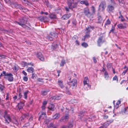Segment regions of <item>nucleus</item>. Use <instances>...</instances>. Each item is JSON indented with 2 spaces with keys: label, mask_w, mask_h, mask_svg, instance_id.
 <instances>
[{
  "label": "nucleus",
  "mask_w": 128,
  "mask_h": 128,
  "mask_svg": "<svg viewBox=\"0 0 128 128\" xmlns=\"http://www.w3.org/2000/svg\"><path fill=\"white\" fill-rule=\"evenodd\" d=\"M11 5L12 7L19 8L24 12H26L28 11V9L25 8L21 5L18 4L16 2L13 3H12Z\"/></svg>",
  "instance_id": "f257e3e1"
},
{
  "label": "nucleus",
  "mask_w": 128,
  "mask_h": 128,
  "mask_svg": "<svg viewBox=\"0 0 128 128\" xmlns=\"http://www.w3.org/2000/svg\"><path fill=\"white\" fill-rule=\"evenodd\" d=\"M93 26H88L86 28V34L84 36V38H82V40L85 41L86 38H88L90 37V31L91 29L92 30L93 28Z\"/></svg>",
  "instance_id": "f03ea898"
},
{
  "label": "nucleus",
  "mask_w": 128,
  "mask_h": 128,
  "mask_svg": "<svg viewBox=\"0 0 128 128\" xmlns=\"http://www.w3.org/2000/svg\"><path fill=\"white\" fill-rule=\"evenodd\" d=\"M106 3L104 0H102L99 6L98 10L100 11H103L106 7Z\"/></svg>",
  "instance_id": "7ed1b4c3"
},
{
  "label": "nucleus",
  "mask_w": 128,
  "mask_h": 128,
  "mask_svg": "<svg viewBox=\"0 0 128 128\" xmlns=\"http://www.w3.org/2000/svg\"><path fill=\"white\" fill-rule=\"evenodd\" d=\"M18 22H16V23L19 25L23 24H26L27 22V19L25 17H22L19 18Z\"/></svg>",
  "instance_id": "20e7f679"
},
{
  "label": "nucleus",
  "mask_w": 128,
  "mask_h": 128,
  "mask_svg": "<svg viewBox=\"0 0 128 128\" xmlns=\"http://www.w3.org/2000/svg\"><path fill=\"white\" fill-rule=\"evenodd\" d=\"M57 33H56L51 32L49 36H47V38L50 41H51L53 40L54 38H56Z\"/></svg>",
  "instance_id": "39448f33"
},
{
  "label": "nucleus",
  "mask_w": 128,
  "mask_h": 128,
  "mask_svg": "<svg viewBox=\"0 0 128 128\" xmlns=\"http://www.w3.org/2000/svg\"><path fill=\"white\" fill-rule=\"evenodd\" d=\"M29 117V114L28 113L23 114L20 118V120L21 121H23L24 119L26 118L28 119Z\"/></svg>",
  "instance_id": "423d86ee"
},
{
  "label": "nucleus",
  "mask_w": 128,
  "mask_h": 128,
  "mask_svg": "<svg viewBox=\"0 0 128 128\" xmlns=\"http://www.w3.org/2000/svg\"><path fill=\"white\" fill-rule=\"evenodd\" d=\"M68 8L65 7V8L66 11L68 12L69 11V9L72 10V3L70 1H68Z\"/></svg>",
  "instance_id": "0eeeda50"
},
{
  "label": "nucleus",
  "mask_w": 128,
  "mask_h": 128,
  "mask_svg": "<svg viewBox=\"0 0 128 128\" xmlns=\"http://www.w3.org/2000/svg\"><path fill=\"white\" fill-rule=\"evenodd\" d=\"M89 81L88 77H86L84 78L83 81L84 85L85 86L86 85H87L88 86V87L90 88V86L88 84Z\"/></svg>",
  "instance_id": "6e6552de"
},
{
  "label": "nucleus",
  "mask_w": 128,
  "mask_h": 128,
  "mask_svg": "<svg viewBox=\"0 0 128 128\" xmlns=\"http://www.w3.org/2000/svg\"><path fill=\"white\" fill-rule=\"evenodd\" d=\"M5 119L6 122L5 123H7V124H9L10 122H12V120L11 119L10 116L8 115L7 116H5L4 118Z\"/></svg>",
  "instance_id": "1a4fd4ad"
},
{
  "label": "nucleus",
  "mask_w": 128,
  "mask_h": 128,
  "mask_svg": "<svg viewBox=\"0 0 128 128\" xmlns=\"http://www.w3.org/2000/svg\"><path fill=\"white\" fill-rule=\"evenodd\" d=\"M36 56L38 58L42 61H44V58L43 55L40 52H38L36 55Z\"/></svg>",
  "instance_id": "9d476101"
},
{
  "label": "nucleus",
  "mask_w": 128,
  "mask_h": 128,
  "mask_svg": "<svg viewBox=\"0 0 128 128\" xmlns=\"http://www.w3.org/2000/svg\"><path fill=\"white\" fill-rule=\"evenodd\" d=\"M69 118V114L68 113L65 114L64 116L62 117L60 119L61 121H65L68 120Z\"/></svg>",
  "instance_id": "9b49d317"
},
{
  "label": "nucleus",
  "mask_w": 128,
  "mask_h": 128,
  "mask_svg": "<svg viewBox=\"0 0 128 128\" xmlns=\"http://www.w3.org/2000/svg\"><path fill=\"white\" fill-rule=\"evenodd\" d=\"M24 105V104L23 103L20 102L18 103L16 106V108H18V110H20V109H22Z\"/></svg>",
  "instance_id": "f8f14e48"
},
{
  "label": "nucleus",
  "mask_w": 128,
  "mask_h": 128,
  "mask_svg": "<svg viewBox=\"0 0 128 128\" xmlns=\"http://www.w3.org/2000/svg\"><path fill=\"white\" fill-rule=\"evenodd\" d=\"M84 12L86 16H88L90 15L89 9L88 8H86L84 9Z\"/></svg>",
  "instance_id": "ddd939ff"
},
{
  "label": "nucleus",
  "mask_w": 128,
  "mask_h": 128,
  "mask_svg": "<svg viewBox=\"0 0 128 128\" xmlns=\"http://www.w3.org/2000/svg\"><path fill=\"white\" fill-rule=\"evenodd\" d=\"M8 76V81L9 82H12L13 81L14 78L13 77V75L12 74L9 73V75Z\"/></svg>",
  "instance_id": "4468645a"
},
{
  "label": "nucleus",
  "mask_w": 128,
  "mask_h": 128,
  "mask_svg": "<svg viewBox=\"0 0 128 128\" xmlns=\"http://www.w3.org/2000/svg\"><path fill=\"white\" fill-rule=\"evenodd\" d=\"M69 15L66 14L64 15L61 18V19L62 20H67L70 17Z\"/></svg>",
  "instance_id": "2eb2a0df"
},
{
  "label": "nucleus",
  "mask_w": 128,
  "mask_h": 128,
  "mask_svg": "<svg viewBox=\"0 0 128 128\" xmlns=\"http://www.w3.org/2000/svg\"><path fill=\"white\" fill-rule=\"evenodd\" d=\"M54 107L55 106L54 104H51L50 105L48 108L50 110L54 111Z\"/></svg>",
  "instance_id": "dca6fc26"
},
{
  "label": "nucleus",
  "mask_w": 128,
  "mask_h": 128,
  "mask_svg": "<svg viewBox=\"0 0 128 128\" xmlns=\"http://www.w3.org/2000/svg\"><path fill=\"white\" fill-rule=\"evenodd\" d=\"M117 26L119 28L122 29H124L126 28V26L124 25L123 24H118Z\"/></svg>",
  "instance_id": "f3484780"
},
{
  "label": "nucleus",
  "mask_w": 128,
  "mask_h": 128,
  "mask_svg": "<svg viewBox=\"0 0 128 128\" xmlns=\"http://www.w3.org/2000/svg\"><path fill=\"white\" fill-rule=\"evenodd\" d=\"M108 9L110 12H112L114 9V7L111 5H109L108 7Z\"/></svg>",
  "instance_id": "a211bd4d"
},
{
  "label": "nucleus",
  "mask_w": 128,
  "mask_h": 128,
  "mask_svg": "<svg viewBox=\"0 0 128 128\" xmlns=\"http://www.w3.org/2000/svg\"><path fill=\"white\" fill-rule=\"evenodd\" d=\"M46 115V113L44 112H42L41 115H40L38 118V120L39 121H40V120L44 118V116H45Z\"/></svg>",
  "instance_id": "6ab92c4d"
},
{
  "label": "nucleus",
  "mask_w": 128,
  "mask_h": 128,
  "mask_svg": "<svg viewBox=\"0 0 128 128\" xmlns=\"http://www.w3.org/2000/svg\"><path fill=\"white\" fill-rule=\"evenodd\" d=\"M79 0H72L73 2H72V4H74L73 6H72V7L74 8H75L76 6V4L79 1Z\"/></svg>",
  "instance_id": "aec40b11"
},
{
  "label": "nucleus",
  "mask_w": 128,
  "mask_h": 128,
  "mask_svg": "<svg viewBox=\"0 0 128 128\" xmlns=\"http://www.w3.org/2000/svg\"><path fill=\"white\" fill-rule=\"evenodd\" d=\"M58 82L61 88H63L64 87V86L63 84L62 81L61 80H58Z\"/></svg>",
  "instance_id": "412c9836"
},
{
  "label": "nucleus",
  "mask_w": 128,
  "mask_h": 128,
  "mask_svg": "<svg viewBox=\"0 0 128 128\" xmlns=\"http://www.w3.org/2000/svg\"><path fill=\"white\" fill-rule=\"evenodd\" d=\"M67 84L70 86L72 85V80L71 77H68Z\"/></svg>",
  "instance_id": "4be33fe9"
},
{
  "label": "nucleus",
  "mask_w": 128,
  "mask_h": 128,
  "mask_svg": "<svg viewBox=\"0 0 128 128\" xmlns=\"http://www.w3.org/2000/svg\"><path fill=\"white\" fill-rule=\"evenodd\" d=\"M60 116V114L59 113H56L53 116V118L54 119H57L59 118Z\"/></svg>",
  "instance_id": "5701e85b"
},
{
  "label": "nucleus",
  "mask_w": 128,
  "mask_h": 128,
  "mask_svg": "<svg viewBox=\"0 0 128 128\" xmlns=\"http://www.w3.org/2000/svg\"><path fill=\"white\" fill-rule=\"evenodd\" d=\"M27 71L30 72H33L34 71V70L32 67H29L27 69Z\"/></svg>",
  "instance_id": "b1692460"
},
{
  "label": "nucleus",
  "mask_w": 128,
  "mask_h": 128,
  "mask_svg": "<svg viewBox=\"0 0 128 128\" xmlns=\"http://www.w3.org/2000/svg\"><path fill=\"white\" fill-rule=\"evenodd\" d=\"M102 37H100L99 38L98 40V45L100 46V44L102 42Z\"/></svg>",
  "instance_id": "393cba45"
},
{
  "label": "nucleus",
  "mask_w": 128,
  "mask_h": 128,
  "mask_svg": "<svg viewBox=\"0 0 128 128\" xmlns=\"http://www.w3.org/2000/svg\"><path fill=\"white\" fill-rule=\"evenodd\" d=\"M72 83L73 85L72 86L76 87L77 85V80L76 79H74L73 81H72Z\"/></svg>",
  "instance_id": "a878e982"
},
{
  "label": "nucleus",
  "mask_w": 128,
  "mask_h": 128,
  "mask_svg": "<svg viewBox=\"0 0 128 128\" xmlns=\"http://www.w3.org/2000/svg\"><path fill=\"white\" fill-rule=\"evenodd\" d=\"M49 17L51 19H54L56 18V16L54 14H51L49 15Z\"/></svg>",
  "instance_id": "bb28decb"
},
{
  "label": "nucleus",
  "mask_w": 128,
  "mask_h": 128,
  "mask_svg": "<svg viewBox=\"0 0 128 128\" xmlns=\"http://www.w3.org/2000/svg\"><path fill=\"white\" fill-rule=\"evenodd\" d=\"M108 124H107L106 123H105L102 125V126H101L99 128H106V126H108Z\"/></svg>",
  "instance_id": "cd10ccee"
},
{
  "label": "nucleus",
  "mask_w": 128,
  "mask_h": 128,
  "mask_svg": "<svg viewBox=\"0 0 128 128\" xmlns=\"http://www.w3.org/2000/svg\"><path fill=\"white\" fill-rule=\"evenodd\" d=\"M29 91L27 90L26 92L24 93V98L25 99H26L28 97L27 94L28 93Z\"/></svg>",
  "instance_id": "c85d7f7f"
},
{
  "label": "nucleus",
  "mask_w": 128,
  "mask_h": 128,
  "mask_svg": "<svg viewBox=\"0 0 128 128\" xmlns=\"http://www.w3.org/2000/svg\"><path fill=\"white\" fill-rule=\"evenodd\" d=\"M9 73H6V72L4 71H3L2 73H1V74H2V75H3V76H8L9 75Z\"/></svg>",
  "instance_id": "c756f323"
},
{
  "label": "nucleus",
  "mask_w": 128,
  "mask_h": 128,
  "mask_svg": "<svg viewBox=\"0 0 128 128\" xmlns=\"http://www.w3.org/2000/svg\"><path fill=\"white\" fill-rule=\"evenodd\" d=\"M98 22L99 23H101L102 21V17L101 16H99L98 17Z\"/></svg>",
  "instance_id": "7c9ffc66"
},
{
  "label": "nucleus",
  "mask_w": 128,
  "mask_h": 128,
  "mask_svg": "<svg viewBox=\"0 0 128 128\" xmlns=\"http://www.w3.org/2000/svg\"><path fill=\"white\" fill-rule=\"evenodd\" d=\"M44 16H40L38 17V18L41 21L43 22V21L44 20Z\"/></svg>",
  "instance_id": "2f4dec72"
},
{
  "label": "nucleus",
  "mask_w": 128,
  "mask_h": 128,
  "mask_svg": "<svg viewBox=\"0 0 128 128\" xmlns=\"http://www.w3.org/2000/svg\"><path fill=\"white\" fill-rule=\"evenodd\" d=\"M50 121V120L49 119H46V120L44 122V123L46 124H48L49 122Z\"/></svg>",
  "instance_id": "473e14b6"
},
{
  "label": "nucleus",
  "mask_w": 128,
  "mask_h": 128,
  "mask_svg": "<svg viewBox=\"0 0 128 128\" xmlns=\"http://www.w3.org/2000/svg\"><path fill=\"white\" fill-rule=\"evenodd\" d=\"M11 122L15 124L16 126H17L18 124V122L16 119L14 120V121H12V122Z\"/></svg>",
  "instance_id": "72a5a7b5"
},
{
  "label": "nucleus",
  "mask_w": 128,
  "mask_h": 128,
  "mask_svg": "<svg viewBox=\"0 0 128 128\" xmlns=\"http://www.w3.org/2000/svg\"><path fill=\"white\" fill-rule=\"evenodd\" d=\"M58 97H56V96H52L50 98V99L51 100H57L58 99Z\"/></svg>",
  "instance_id": "f704fd0d"
},
{
  "label": "nucleus",
  "mask_w": 128,
  "mask_h": 128,
  "mask_svg": "<svg viewBox=\"0 0 128 128\" xmlns=\"http://www.w3.org/2000/svg\"><path fill=\"white\" fill-rule=\"evenodd\" d=\"M26 24H21L20 26H21L23 28H28L29 29H30V28L28 27V26H26V25H25Z\"/></svg>",
  "instance_id": "c9c22d12"
},
{
  "label": "nucleus",
  "mask_w": 128,
  "mask_h": 128,
  "mask_svg": "<svg viewBox=\"0 0 128 128\" xmlns=\"http://www.w3.org/2000/svg\"><path fill=\"white\" fill-rule=\"evenodd\" d=\"M49 126L50 128H56V127L54 125V123L52 122L50 123L49 124Z\"/></svg>",
  "instance_id": "e433bc0d"
},
{
  "label": "nucleus",
  "mask_w": 128,
  "mask_h": 128,
  "mask_svg": "<svg viewBox=\"0 0 128 128\" xmlns=\"http://www.w3.org/2000/svg\"><path fill=\"white\" fill-rule=\"evenodd\" d=\"M49 19L48 18H47L46 16L44 17V20L43 22H48L49 21Z\"/></svg>",
  "instance_id": "4c0bfd02"
},
{
  "label": "nucleus",
  "mask_w": 128,
  "mask_h": 128,
  "mask_svg": "<svg viewBox=\"0 0 128 128\" xmlns=\"http://www.w3.org/2000/svg\"><path fill=\"white\" fill-rule=\"evenodd\" d=\"M4 10V9L3 6L1 2H0V11H3Z\"/></svg>",
  "instance_id": "58836bf2"
},
{
  "label": "nucleus",
  "mask_w": 128,
  "mask_h": 128,
  "mask_svg": "<svg viewBox=\"0 0 128 128\" xmlns=\"http://www.w3.org/2000/svg\"><path fill=\"white\" fill-rule=\"evenodd\" d=\"M66 63L65 61L64 60H62L61 62L60 65L61 66H62Z\"/></svg>",
  "instance_id": "ea45409f"
},
{
  "label": "nucleus",
  "mask_w": 128,
  "mask_h": 128,
  "mask_svg": "<svg viewBox=\"0 0 128 128\" xmlns=\"http://www.w3.org/2000/svg\"><path fill=\"white\" fill-rule=\"evenodd\" d=\"M82 46L85 48L86 47L88 46V45L85 42H83V43L82 44Z\"/></svg>",
  "instance_id": "a19ab883"
},
{
  "label": "nucleus",
  "mask_w": 128,
  "mask_h": 128,
  "mask_svg": "<svg viewBox=\"0 0 128 128\" xmlns=\"http://www.w3.org/2000/svg\"><path fill=\"white\" fill-rule=\"evenodd\" d=\"M105 78L107 79L108 78V74L107 72H105L104 74Z\"/></svg>",
  "instance_id": "79ce46f5"
},
{
  "label": "nucleus",
  "mask_w": 128,
  "mask_h": 128,
  "mask_svg": "<svg viewBox=\"0 0 128 128\" xmlns=\"http://www.w3.org/2000/svg\"><path fill=\"white\" fill-rule=\"evenodd\" d=\"M4 87L1 84H0V90L2 91Z\"/></svg>",
  "instance_id": "37998d69"
},
{
  "label": "nucleus",
  "mask_w": 128,
  "mask_h": 128,
  "mask_svg": "<svg viewBox=\"0 0 128 128\" xmlns=\"http://www.w3.org/2000/svg\"><path fill=\"white\" fill-rule=\"evenodd\" d=\"M41 93L43 95H46L47 94V92L45 91H42Z\"/></svg>",
  "instance_id": "c03bdc74"
},
{
  "label": "nucleus",
  "mask_w": 128,
  "mask_h": 128,
  "mask_svg": "<svg viewBox=\"0 0 128 128\" xmlns=\"http://www.w3.org/2000/svg\"><path fill=\"white\" fill-rule=\"evenodd\" d=\"M68 128H70L72 127V124L70 123H69L67 126Z\"/></svg>",
  "instance_id": "a18cd8bd"
},
{
  "label": "nucleus",
  "mask_w": 128,
  "mask_h": 128,
  "mask_svg": "<svg viewBox=\"0 0 128 128\" xmlns=\"http://www.w3.org/2000/svg\"><path fill=\"white\" fill-rule=\"evenodd\" d=\"M92 10V12L94 13L95 12V8L93 6H92L91 8Z\"/></svg>",
  "instance_id": "49530a36"
},
{
  "label": "nucleus",
  "mask_w": 128,
  "mask_h": 128,
  "mask_svg": "<svg viewBox=\"0 0 128 128\" xmlns=\"http://www.w3.org/2000/svg\"><path fill=\"white\" fill-rule=\"evenodd\" d=\"M5 2L7 4H10L11 2L10 0H4Z\"/></svg>",
  "instance_id": "de8ad7c7"
},
{
  "label": "nucleus",
  "mask_w": 128,
  "mask_h": 128,
  "mask_svg": "<svg viewBox=\"0 0 128 128\" xmlns=\"http://www.w3.org/2000/svg\"><path fill=\"white\" fill-rule=\"evenodd\" d=\"M126 83V80H123L121 82L120 84H125Z\"/></svg>",
  "instance_id": "09e8293b"
},
{
  "label": "nucleus",
  "mask_w": 128,
  "mask_h": 128,
  "mask_svg": "<svg viewBox=\"0 0 128 128\" xmlns=\"http://www.w3.org/2000/svg\"><path fill=\"white\" fill-rule=\"evenodd\" d=\"M110 21L109 20H108L106 22L105 25H108L110 24Z\"/></svg>",
  "instance_id": "8fccbe9b"
},
{
  "label": "nucleus",
  "mask_w": 128,
  "mask_h": 128,
  "mask_svg": "<svg viewBox=\"0 0 128 128\" xmlns=\"http://www.w3.org/2000/svg\"><path fill=\"white\" fill-rule=\"evenodd\" d=\"M24 80L25 81H27L28 80V78L27 76H25L23 78Z\"/></svg>",
  "instance_id": "3c124183"
},
{
  "label": "nucleus",
  "mask_w": 128,
  "mask_h": 128,
  "mask_svg": "<svg viewBox=\"0 0 128 128\" xmlns=\"http://www.w3.org/2000/svg\"><path fill=\"white\" fill-rule=\"evenodd\" d=\"M0 57H1L2 58H6V57H7V56H6L4 55H0Z\"/></svg>",
  "instance_id": "603ef678"
},
{
  "label": "nucleus",
  "mask_w": 128,
  "mask_h": 128,
  "mask_svg": "<svg viewBox=\"0 0 128 128\" xmlns=\"http://www.w3.org/2000/svg\"><path fill=\"white\" fill-rule=\"evenodd\" d=\"M37 75L36 74H35L34 73H33L32 74V76L31 77V78H34V77L36 78V77Z\"/></svg>",
  "instance_id": "864d4df0"
},
{
  "label": "nucleus",
  "mask_w": 128,
  "mask_h": 128,
  "mask_svg": "<svg viewBox=\"0 0 128 128\" xmlns=\"http://www.w3.org/2000/svg\"><path fill=\"white\" fill-rule=\"evenodd\" d=\"M115 30V28L113 26H112V29L110 30V33L111 32H114V31Z\"/></svg>",
  "instance_id": "5fc2aeb1"
},
{
  "label": "nucleus",
  "mask_w": 128,
  "mask_h": 128,
  "mask_svg": "<svg viewBox=\"0 0 128 128\" xmlns=\"http://www.w3.org/2000/svg\"><path fill=\"white\" fill-rule=\"evenodd\" d=\"M127 70V69H126L125 70L123 71L122 73V74L123 75H124L125 73L126 72Z\"/></svg>",
  "instance_id": "6e6d98bb"
},
{
  "label": "nucleus",
  "mask_w": 128,
  "mask_h": 128,
  "mask_svg": "<svg viewBox=\"0 0 128 128\" xmlns=\"http://www.w3.org/2000/svg\"><path fill=\"white\" fill-rule=\"evenodd\" d=\"M66 92L67 93H68V94H69L70 92L69 90H68V89L67 87H66Z\"/></svg>",
  "instance_id": "4d7b16f0"
},
{
  "label": "nucleus",
  "mask_w": 128,
  "mask_h": 128,
  "mask_svg": "<svg viewBox=\"0 0 128 128\" xmlns=\"http://www.w3.org/2000/svg\"><path fill=\"white\" fill-rule=\"evenodd\" d=\"M4 117L5 116H7L9 115L8 114H7V112L6 111H5L4 112Z\"/></svg>",
  "instance_id": "13d9d810"
},
{
  "label": "nucleus",
  "mask_w": 128,
  "mask_h": 128,
  "mask_svg": "<svg viewBox=\"0 0 128 128\" xmlns=\"http://www.w3.org/2000/svg\"><path fill=\"white\" fill-rule=\"evenodd\" d=\"M4 30V32H8V31L7 30H4L2 28L0 27V31H2Z\"/></svg>",
  "instance_id": "bf43d9fd"
},
{
  "label": "nucleus",
  "mask_w": 128,
  "mask_h": 128,
  "mask_svg": "<svg viewBox=\"0 0 128 128\" xmlns=\"http://www.w3.org/2000/svg\"><path fill=\"white\" fill-rule=\"evenodd\" d=\"M47 103V102L46 101H45L42 103V105L46 106Z\"/></svg>",
  "instance_id": "052dcab7"
},
{
  "label": "nucleus",
  "mask_w": 128,
  "mask_h": 128,
  "mask_svg": "<svg viewBox=\"0 0 128 128\" xmlns=\"http://www.w3.org/2000/svg\"><path fill=\"white\" fill-rule=\"evenodd\" d=\"M41 14H44L46 15H48V13L47 12H44L43 11H42L41 12Z\"/></svg>",
  "instance_id": "680f3d73"
},
{
  "label": "nucleus",
  "mask_w": 128,
  "mask_h": 128,
  "mask_svg": "<svg viewBox=\"0 0 128 128\" xmlns=\"http://www.w3.org/2000/svg\"><path fill=\"white\" fill-rule=\"evenodd\" d=\"M113 80H118V79L117 77L116 76H115L113 78Z\"/></svg>",
  "instance_id": "e2e57ef3"
},
{
  "label": "nucleus",
  "mask_w": 128,
  "mask_h": 128,
  "mask_svg": "<svg viewBox=\"0 0 128 128\" xmlns=\"http://www.w3.org/2000/svg\"><path fill=\"white\" fill-rule=\"evenodd\" d=\"M118 1L120 3L124 4V1L123 0H118Z\"/></svg>",
  "instance_id": "0e129e2a"
},
{
  "label": "nucleus",
  "mask_w": 128,
  "mask_h": 128,
  "mask_svg": "<svg viewBox=\"0 0 128 128\" xmlns=\"http://www.w3.org/2000/svg\"><path fill=\"white\" fill-rule=\"evenodd\" d=\"M3 104V101L1 99L0 100V104L2 105Z\"/></svg>",
  "instance_id": "69168bd1"
},
{
  "label": "nucleus",
  "mask_w": 128,
  "mask_h": 128,
  "mask_svg": "<svg viewBox=\"0 0 128 128\" xmlns=\"http://www.w3.org/2000/svg\"><path fill=\"white\" fill-rule=\"evenodd\" d=\"M33 117L32 116H31L29 119V120L30 121H32L33 120Z\"/></svg>",
  "instance_id": "338daca9"
},
{
  "label": "nucleus",
  "mask_w": 128,
  "mask_h": 128,
  "mask_svg": "<svg viewBox=\"0 0 128 128\" xmlns=\"http://www.w3.org/2000/svg\"><path fill=\"white\" fill-rule=\"evenodd\" d=\"M13 70L15 71H17L18 70V69L15 66L14 67Z\"/></svg>",
  "instance_id": "774afa93"
}]
</instances>
